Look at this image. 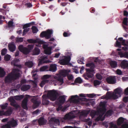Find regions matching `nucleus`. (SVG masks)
<instances>
[{"label":"nucleus","instance_id":"obj_3","mask_svg":"<svg viewBox=\"0 0 128 128\" xmlns=\"http://www.w3.org/2000/svg\"><path fill=\"white\" fill-rule=\"evenodd\" d=\"M90 112L88 110H84L80 112L79 110L73 111L66 114L64 118V119L70 120L78 116H79L80 118L81 119L82 116H86Z\"/></svg>","mask_w":128,"mask_h":128},{"label":"nucleus","instance_id":"obj_56","mask_svg":"<svg viewBox=\"0 0 128 128\" xmlns=\"http://www.w3.org/2000/svg\"><path fill=\"white\" fill-rule=\"evenodd\" d=\"M68 79L70 80H72L73 78V76L71 74H69L68 76Z\"/></svg>","mask_w":128,"mask_h":128},{"label":"nucleus","instance_id":"obj_20","mask_svg":"<svg viewBox=\"0 0 128 128\" xmlns=\"http://www.w3.org/2000/svg\"><path fill=\"white\" fill-rule=\"evenodd\" d=\"M106 81L109 84H114L116 83V80L115 77L110 76L106 78Z\"/></svg>","mask_w":128,"mask_h":128},{"label":"nucleus","instance_id":"obj_57","mask_svg":"<svg viewBox=\"0 0 128 128\" xmlns=\"http://www.w3.org/2000/svg\"><path fill=\"white\" fill-rule=\"evenodd\" d=\"M86 95L88 97L90 98H93L95 96V95L94 94H88Z\"/></svg>","mask_w":128,"mask_h":128},{"label":"nucleus","instance_id":"obj_23","mask_svg":"<svg viewBox=\"0 0 128 128\" xmlns=\"http://www.w3.org/2000/svg\"><path fill=\"white\" fill-rule=\"evenodd\" d=\"M120 66L123 68H128V62L125 60H123L121 62Z\"/></svg>","mask_w":128,"mask_h":128},{"label":"nucleus","instance_id":"obj_5","mask_svg":"<svg viewBox=\"0 0 128 128\" xmlns=\"http://www.w3.org/2000/svg\"><path fill=\"white\" fill-rule=\"evenodd\" d=\"M122 91V89L118 88L114 90L113 92H108L106 94V96H102L101 98L102 99H116L121 96Z\"/></svg>","mask_w":128,"mask_h":128},{"label":"nucleus","instance_id":"obj_2","mask_svg":"<svg viewBox=\"0 0 128 128\" xmlns=\"http://www.w3.org/2000/svg\"><path fill=\"white\" fill-rule=\"evenodd\" d=\"M68 72L66 70H62L60 71V74H56L53 76L51 77V80L49 82L50 83L54 84V86H56L57 84L59 85H61L64 82L63 79L61 76L63 77L66 76L68 74Z\"/></svg>","mask_w":128,"mask_h":128},{"label":"nucleus","instance_id":"obj_17","mask_svg":"<svg viewBox=\"0 0 128 128\" xmlns=\"http://www.w3.org/2000/svg\"><path fill=\"white\" fill-rule=\"evenodd\" d=\"M43 48L44 49V52L45 54H51V50L52 48V46L48 47L47 45L44 44L43 45Z\"/></svg>","mask_w":128,"mask_h":128},{"label":"nucleus","instance_id":"obj_51","mask_svg":"<svg viewBox=\"0 0 128 128\" xmlns=\"http://www.w3.org/2000/svg\"><path fill=\"white\" fill-rule=\"evenodd\" d=\"M127 18H124V20L123 22V24L127 26L128 25V24L127 23Z\"/></svg>","mask_w":128,"mask_h":128},{"label":"nucleus","instance_id":"obj_34","mask_svg":"<svg viewBox=\"0 0 128 128\" xmlns=\"http://www.w3.org/2000/svg\"><path fill=\"white\" fill-rule=\"evenodd\" d=\"M120 41L121 43H122V45L124 46H128V41H126L127 44L125 43L126 41L125 40H123L122 38H120L118 39Z\"/></svg>","mask_w":128,"mask_h":128},{"label":"nucleus","instance_id":"obj_4","mask_svg":"<svg viewBox=\"0 0 128 128\" xmlns=\"http://www.w3.org/2000/svg\"><path fill=\"white\" fill-rule=\"evenodd\" d=\"M58 95V93L57 90H52L48 91L47 95L44 94L42 96L43 104L47 105L49 104V102L47 100V98L51 100L54 101L56 99Z\"/></svg>","mask_w":128,"mask_h":128},{"label":"nucleus","instance_id":"obj_49","mask_svg":"<svg viewBox=\"0 0 128 128\" xmlns=\"http://www.w3.org/2000/svg\"><path fill=\"white\" fill-rule=\"evenodd\" d=\"M84 58H82L80 60H78V62L80 64H84Z\"/></svg>","mask_w":128,"mask_h":128},{"label":"nucleus","instance_id":"obj_7","mask_svg":"<svg viewBox=\"0 0 128 128\" xmlns=\"http://www.w3.org/2000/svg\"><path fill=\"white\" fill-rule=\"evenodd\" d=\"M24 97L23 95L16 96L13 97H11L8 98V99L10 102L11 105L17 108H19L20 106L16 103L14 99L17 100H20L22 99Z\"/></svg>","mask_w":128,"mask_h":128},{"label":"nucleus","instance_id":"obj_1","mask_svg":"<svg viewBox=\"0 0 128 128\" xmlns=\"http://www.w3.org/2000/svg\"><path fill=\"white\" fill-rule=\"evenodd\" d=\"M106 104L105 102H101L100 103L99 107L97 112H96L94 110L91 111V116L92 118L94 117H96L95 119L96 121H98L100 120L102 121L104 120V118L102 117V116L106 111Z\"/></svg>","mask_w":128,"mask_h":128},{"label":"nucleus","instance_id":"obj_58","mask_svg":"<svg viewBox=\"0 0 128 128\" xmlns=\"http://www.w3.org/2000/svg\"><path fill=\"white\" fill-rule=\"evenodd\" d=\"M116 74L118 75H120L122 74V72L120 70L117 69L116 70Z\"/></svg>","mask_w":128,"mask_h":128},{"label":"nucleus","instance_id":"obj_59","mask_svg":"<svg viewBox=\"0 0 128 128\" xmlns=\"http://www.w3.org/2000/svg\"><path fill=\"white\" fill-rule=\"evenodd\" d=\"M123 100L125 102H127L128 100V96L124 97L123 98Z\"/></svg>","mask_w":128,"mask_h":128},{"label":"nucleus","instance_id":"obj_21","mask_svg":"<svg viewBox=\"0 0 128 128\" xmlns=\"http://www.w3.org/2000/svg\"><path fill=\"white\" fill-rule=\"evenodd\" d=\"M12 113V109L10 107L8 110L5 112H4L3 110L0 111V116L3 115L6 116H9Z\"/></svg>","mask_w":128,"mask_h":128},{"label":"nucleus","instance_id":"obj_38","mask_svg":"<svg viewBox=\"0 0 128 128\" xmlns=\"http://www.w3.org/2000/svg\"><path fill=\"white\" fill-rule=\"evenodd\" d=\"M25 65L29 68H31L33 66V63L32 62H25Z\"/></svg>","mask_w":128,"mask_h":128},{"label":"nucleus","instance_id":"obj_12","mask_svg":"<svg viewBox=\"0 0 128 128\" xmlns=\"http://www.w3.org/2000/svg\"><path fill=\"white\" fill-rule=\"evenodd\" d=\"M122 123L124 124L120 128H128V121L126 119L122 117H120L118 120L117 124L120 125Z\"/></svg>","mask_w":128,"mask_h":128},{"label":"nucleus","instance_id":"obj_36","mask_svg":"<svg viewBox=\"0 0 128 128\" xmlns=\"http://www.w3.org/2000/svg\"><path fill=\"white\" fill-rule=\"evenodd\" d=\"M48 67L47 66H44L40 68V71L41 72L48 71Z\"/></svg>","mask_w":128,"mask_h":128},{"label":"nucleus","instance_id":"obj_61","mask_svg":"<svg viewBox=\"0 0 128 128\" xmlns=\"http://www.w3.org/2000/svg\"><path fill=\"white\" fill-rule=\"evenodd\" d=\"M62 106L61 105H59L58 107L56 108V110L58 111L61 110L62 108Z\"/></svg>","mask_w":128,"mask_h":128},{"label":"nucleus","instance_id":"obj_43","mask_svg":"<svg viewBox=\"0 0 128 128\" xmlns=\"http://www.w3.org/2000/svg\"><path fill=\"white\" fill-rule=\"evenodd\" d=\"M10 56L8 54L5 56L4 57V59L6 61H8L10 59Z\"/></svg>","mask_w":128,"mask_h":128},{"label":"nucleus","instance_id":"obj_44","mask_svg":"<svg viewBox=\"0 0 128 128\" xmlns=\"http://www.w3.org/2000/svg\"><path fill=\"white\" fill-rule=\"evenodd\" d=\"M8 105V104L6 103L2 105H0V107L2 109H4L7 107Z\"/></svg>","mask_w":128,"mask_h":128},{"label":"nucleus","instance_id":"obj_39","mask_svg":"<svg viewBox=\"0 0 128 128\" xmlns=\"http://www.w3.org/2000/svg\"><path fill=\"white\" fill-rule=\"evenodd\" d=\"M110 128H118L116 125L112 122L110 123Z\"/></svg>","mask_w":128,"mask_h":128},{"label":"nucleus","instance_id":"obj_50","mask_svg":"<svg viewBox=\"0 0 128 128\" xmlns=\"http://www.w3.org/2000/svg\"><path fill=\"white\" fill-rule=\"evenodd\" d=\"M23 38H17L16 39V41L18 42H21L23 41Z\"/></svg>","mask_w":128,"mask_h":128},{"label":"nucleus","instance_id":"obj_25","mask_svg":"<svg viewBox=\"0 0 128 128\" xmlns=\"http://www.w3.org/2000/svg\"><path fill=\"white\" fill-rule=\"evenodd\" d=\"M20 60L19 59H15L12 62L11 64L12 65L17 66V67L20 68L21 67V65L18 64Z\"/></svg>","mask_w":128,"mask_h":128},{"label":"nucleus","instance_id":"obj_42","mask_svg":"<svg viewBox=\"0 0 128 128\" xmlns=\"http://www.w3.org/2000/svg\"><path fill=\"white\" fill-rule=\"evenodd\" d=\"M85 121L88 122V124L90 126L92 125V122L90 121V118H88L85 120Z\"/></svg>","mask_w":128,"mask_h":128},{"label":"nucleus","instance_id":"obj_48","mask_svg":"<svg viewBox=\"0 0 128 128\" xmlns=\"http://www.w3.org/2000/svg\"><path fill=\"white\" fill-rule=\"evenodd\" d=\"M7 50L6 48L3 49L2 51L1 54L2 55H4L7 52Z\"/></svg>","mask_w":128,"mask_h":128},{"label":"nucleus","instance_id":"obj_31","mask_svg":"<svg viewBox=\"0 0 128 128\" xmlns=\"http://www.w3.org/2000/svg\"><path fill=\"white\" fill-rule=\"evenodd\" d=\"M65 96H60L58 99L60 104L63 103L65 100V97H66Z\"/></svg>","mask_w":128,"mask_h":128},{"label":"nucleus","instance_id":"obj_14","mask_svg":"<svg viewBox=\"0 0 128 128\" xmlns=\"http://www.w3.org/2000/svg\"><path fill=\"white\" fill-rule=\"evenodd\" d=\"M39 59L40 61L39 62L38 65L39 66L42 63H47L49 62L50 61L47 60L48 57L46 55H44L42 56H39Z\"/></svg>","mask_w":128,"mask_h":128},{"label":"nucleus","instance_id":"obj_37","mask_svg":"<svg viewBox=\"0 0 128 128\" xmlns=\"http://www.w3.org/2000/svg\"><path fill=\"white\" fill-rule=\"evenodd\" d=\"M6 72L3 68H0V77L4 76Z\"/></svg>","mask_w":128,"mask_h":128},{"label":"nucleus","instance_id":"obj_54","mask_svg":"<svg viewBox=\"0 0 128 128\" xmlns=\"http://www.w3.org/2000/svg\"><path fill=\"white\" fill-rule=\"evenodd\" d=\"M70 34V33L64 32L63 34V35L64 37H67L69 36Z\"/></svg>","mask_w":128,"mask_h":128},{"label":"nucleus","instance_id":"obj_19","mask_svg":"<svg viewBox=\"0 0 128 128\" xmlns=\"http://www.w3.org/2000/svg\"><path fill=\"white\" fill-rule=\"evenodd\" d=\"M50 76L48 75H46L44 76L43 78L44 79L41 82L40 84L41 87H42L45 83L49 82V81L47 80V79L50 77Z\"/></svg>","mask_w":128,"mask_h":128},{"label":"nucleus","instance_id":"obj_60","mask_svg":"<svg viewBox=\"0 0 128 128\" xmlns=\"http://www.w3.org/2000/svg\"><path fill=\"white\" fill-rule=\"evenodd\" d=\"M39 112V110H37L36 111L32 113V114L33 115L34 114H37L38 112Z\"/></svg>","mask_w":128,"mask_h":128},{"label":"nucleus","instance_id":"obj_41","mask_svg":"<svg viewBox=\"0 0 128 128\" xmlns=\"http://www.w3.org/2000/svg\"><path fill=\"white\" fill-rule=\"evenodd\" d=\"M113 112L112 111V110H110L108 111L105 114L106 116H110L112 114Z\"/></svg>","mask_w":128,"mask_h":128},{"label":"nucleus","instance_id":"obj_22","mask_svg":"<svg viewBox=\"0 0 128 128\" xmlns=\"http://www.w3.org/2000/svg\"><path fill=\"white\" fill-rule=\"evenodd\" d=\"M27 41L30 43H37L40 44H41L43 43L42 41L38 38L36 40L32 39H28L27 40Z\"/></svg>","mask_w":128,"mask_h":128},{"label":"nucleus","instance_id":"obj_32","mask_svg":"<svg viewBox=\"0 0 128 128\" xmlns=\"http://www.w3.org/2000/svg\"><path fill=\"white\" fill-rule=\"evenodd\" d=\"M30 86L29 85H25L22 87L21 90L23 91H26L30 89Z\"/></svg>","mask_w":128,"mask_h":128},{"label":"nucleus","instance_id":"obj_62","mask_svg":"<svg viewBox=\"0 0 128 128\" xmlns=\"http://www.w3.org/2000/svg\"><path fill=\"white\" fill-rule=\"evenodd\" d=\"M26 5L28 7L30 8L32 6V5L30 3H28L26 4Z\"/></svg>","mask_w":128,"mask_h":128},{"label":"nucleus","instance_id":"obj_10","mask_svg":"<svg viewBox=\"0 0 128 128\" xmlns=\"http://www.w3.org/2000/svg\"><path fill=\"white\" fill-rule=\"evenodd\" d=\"M34 47L33 45H29L28 46V48L24 47L23 45H21L19 46L18 49L19 50L25 54H28Z\"/></svg>","mask_w":128,"mask_h":128},{"label":"nucleus","instance_id":"obj_8","mask_svg":"<svg viewBox=\"0 0 128 128\" xmlns=\"http://www.w3.org/2000/svg\"><path fill=\"white\" fill-rule=\"evenodd\" d=\"M65 54L67 56H63V59L59 60V62L61 65H66L70 60L71 56L72 55L71 52H65Z\"/></svg>","mask_w":128,"mask_h":128},{"label":"nucleus","instance_id":"obj_63","mask_svg":"<svg viewBox=\"0 0 128 128\" xmlns=\"http://www.w3.org/2000/svg\"><path fill=\"white\" fill-rule=\"evenodd\" d=\"M122 49L124 50H127L128 49V46H125L122 48Z\"/></svg>","mask_w":128,"mask_h":128},{"label":"nucleus","instance_id":"obj_46","mask_svg":"<svg viewBox=\"0 0 128 128\" xmlns=\"http://www.w3.org/2000/svg\"><path fill=\"white\" fill-rule=\"evenodd\" d=\"M101 82L100 81H98V80H95L94 82V84L95 86H96L97 85H99Z\"/></svg>","mask_w":128,"mask_h":128},{"label":"nucleus","instance_id":"obj_53","mask_svg":"<svg viewBox=\"0 0 128 128\" xmlns=\"http://www.w3.org/2000/svg\"><path fill=\"white\" fill-rule=\"evenodd\" d=\"M121 42H120L117 40L116 41V45L115 46H118L119 48L121 47Z\"/></svg>","mask_w":128,"mask_h":128},{"label":"nucleus","instance_id":"obj_24","mask_svg":"<svg viewBox=\"0 0 128 128\" xmlns=\"http://www.w3.org/2000/svg\"><path fill=\"white\" fill-rule=\"evenodd\" d=\"M8 46L9 50L10 52H13L16 50V46L14 42L10 43Z\"/></svg>","mask_w":128,"mask_h":128},{"label":"nucleus","instance_id":"obj_55","mask_svg":"<svg viewBox=\"0 0 128 128\" xmlns=\"http://www.w3.org/2000/svg\"><path fill=\"white\" fill-rule=\"evenodd\" d=\"M97 78L101 80L102 78V76L99 74H97L96 75Z\"/></svg>","mask_w":128,"mask_h":128},{"label":"nucleus","instance_id":"obj_35","mask_svg":"<svg viewBox=\"0 0 128 128\" xmlns=\"http://www.w3.org/2000/svg\"><path fill=\"white\" fill-rule=\"evenodd\" d=\"M52 120L54 121L56 125H59L60 124V122L58 119H56L54 118H52L51 119Z\"/></svg>","mask_w":128,"mask_h":128},{"label":"nucleus","instance_id":"obj_11","mask_svg":"<svg viewBox=\"0 0 128 128\" xmlns=\"http://www.w3.org/2000/svg\"><path fill=\"white\" fill-rule=\"evenodd\" d=\"M17 124L16 120L12 118L6 124L2 126V128H11V127L15 126Z\"/></svg>","mask_w":128,"mask_h":128},{"label":"nucleus","instance_id":"obj_27","mask_svg":"<svg viewBox=\"0 0 128 128\" xmlns=\"http://www.w3.org/2000/svg\"><path fill=\"white\" fill-rule=\"evenodd\" d=\"M118 53L120 57L128 58V52H126L123 53L120 52H118Z\"/></svg>","mask_w":128,"mask_h":128},{"label":"nucleus","instance_id":"obj_33","mask_svg":"<svg viewBox=\"0 0 128 128\" xmlns=\"http://www.w3.org/2000/svg\"><path fill=\"white\" fill-rule=\"evenodd\" d=\"M111 67L112 68H114L117 67V63L115 61H111L110 63Z\"/></svg>","mask_w":128,"mask_h":128},{"label":"nucleus","instance_id":"obj_30","mask_svg":"<svg viewBox=\"0 0 128 128\" xmlns=\"http://www.w3.org/2000/svg\"><path fill=\"white\" fill-rule=\"evenodd\" d=\"M38 122L39 124L40 125H42L45 124L46 122V120H44L43 118H41L38 120Z\"/></svg>","mask_w":128,"mask_h":128},{"label":"nucleus","instance_id":"obj_45","mask_svg":"<svg viewBox=\"0 0 128 128\" xmlns=\"http://www.w3.org/2000/svg\"><path fill=\"white\" fill-rule=\"evenodd\" d=\"M82 82V80L81 78L79 77L77 78L75 80V82L76 83H81Z\"/></svg>","mask_w":128,"mask_h":128},{"label":"nucleus","instance_id":"obj_26","mask_svg":"<svg viewBox=\"0 0 128 128\" xmlns=\"http://www.w3.org/2000/svg\"><path fill=\"white\" fill-rule=\"evenodd\" d=\"M30 26V25L29 24H25L23 27V28L24 29L23 31V36H24L27 33L29 30V28H28Z\"/></svg>","mask_w":128,"mask_h":128},{"label":"nucleus","instance_id":"obj_29","mask_svg":"<svg viewBox=\"0 0 128 128\" xmlns=\"http://www.w3.org/2000/svg\"><path fill=\"white\" fill-rule=\"evenodd\" d=\"M40 50L37 47H35L33 51L32 54L34 55H38L40 52Z\"/></svg>","mask_w":128,"mask_h":128},{"label":"nucleus","instance_id":"obj_52","mask_svg":"<svg viewBox=\"0 0 128 128\" xmlns=\"http://www.w3.org/2000/svg\"><path fill=\"white\" fill-rule=\"evenodd\" d=\"M39 71V70H34L32 72V74L33 76L34 77L36 76V74L35 73L36 72H38Z\"/></svg>","mask_w":128,"mask_h":128},{"label":"nucleus","instance_id":"obj_18","mask_svg":"<svg viewBox=\"0 0 128 128\" xmlns=\"http://www.w3.org/2000/svg\"><path fill=\"white\" fill-rule=\"evenodd\" d=\"M79 97L77 95L71 96L70 102L71 103H76L79 101Z\"/></svg>","mask_w":128,"mask_h":128},{"label":"nucleus","instance_id":"obj_13","mask_svg":"<svg viewBox=\"0 0 128 128\" xmlns=\"http://www.w3.org/2000/svg\"><path fill=\"white\" fill-rule=\"evenodd\" d=\"M52 33V30H48L46 31L42 32L40 34V36L42 38L45 37L46 38L48 39L51 37V35Z\"/></svg>","mask_w":128,"mask_h":128},{"label":"nucleus","instance_id":"obj_28","mask_svg":"<svg viewBox=\"0 0 128 128\" xmlns=\"http://www.w3.org/2000/svg\"><path fill=\"white\" fill-rule=\"evenodd\" d=\"M56 66L55 64H51L49 68V71L54 72L56 70Z\"/></svg>","mask_w":128,"mask_h":128},{"label":"nucleus","instance_id":"obj_15","mask_svg":"<svg viewBox=\"0 0 128 128\" xmlns=\"http://www.w3.org/2000/svg\"><path fill=\"white\" fill-rule=\"evenodd\" d=\"M31 96L28 95H26L25 96V98L22 101V108L26 110L28 109V107L27 106V103L28 102V99L30 97H32Z\"/></svg>","mask_w":128,"mask_h":128},{"label":"nucleus","instance_id":"obj_16","mask_svg":"<svg viewBox=\"0 0 128 128\" xmlns=\"http://www.w3.org/2000/svg\"><path fill=\"white\" fill-rule=\"evenodd\" d=\"M31 100L32 102L33 103V107L34 108H36L38 107L41 103L40 100H37V98L35 96Z\"/></svg>","mask_w":128,"mask_h":128},{"label":"nucleus","instance_id":"obj_9","mask_svg":"<svg viewBox=\"0 0 128 128\" xmlns=\"http://www.w3.org/2000/svg\"><path fill=\"white\" fill-rule=\"evenodd\" d=\"M86 66L87 67L90 68V69H86L88 76V78L92 77L93 76V74L95 72L93 70L95 66L94 64L92 62H91L86 64Z\"/></svg>","mask_w":128,"mask_h":128},{"label":"nucleus","instance_id":"obj_64","mask_svg":"<svg viewBox=\"0 0 128 128\" xmlns=\"http://www.w3.org/2000/svg\"><path fill=\"white\" fill-rule=\"evenodd\" d=\"M124 93L128 95V87L125 90Z\"/></svg>","mask_w":128,"mask_h":128},{"label":"nucleus","instance_id":"obj_47","mask_svg":"<svg viewBox=\"0 0 128 128\" xmlns=\"http://www.w3.org/2000/svg\"><path fill=\"white\" fill-rule=\"evenodd\" d=\"M13 22L12 21H10L8 22V26L9 27H12L14 26Z\"/></svg>","mask_w":128,"mask_h":128},{"label":"nucleus","instance_id":"obj_40","mask_svg":"<svg viewBox=\"0 0 128 128\" xmlns=\"http://www.w3.org/2000/svg\"><path fill=\"white\" fill-rule=\"evenodd\" d=\"M32 32L34 33H36L38 31V30L37 28L34 26H32Z\"/></svg>","mask_w":128,"mask_h":128},{"label":"nucleus","instance_id":"obj_6","mask_svg":"<svg viewBox=\"0 0 128 128\" xmlns=\"http://www.w3.org/2000/svg\"><path fill=\"white\" fill-rule=\"evenodd\" d=\"M22 74V72L18 69L14 68L11 73L9 74L5 78V82L8 83L11 82L12 80L18 78L20 74Z\"/></svg>","mask_w":128,"mask_h":128}]
</instances>
